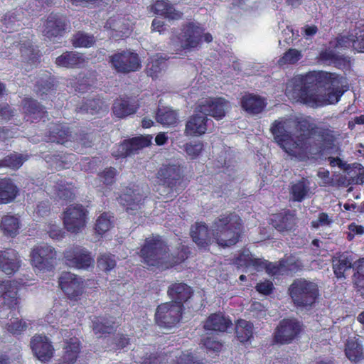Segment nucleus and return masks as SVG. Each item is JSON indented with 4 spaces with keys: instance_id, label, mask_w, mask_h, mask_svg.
Wrapping results in <instances>:
<instances>
[{
    "instance_id": "nucleus-1",
    "label": "nucleus",
    "mask_w": 364,
    "mask_h": 364,
    "mask_svg": "<svg viewBox=\"0 0 364 364\" xmlns=\"http://www.w3.org/2000/svg\"><path fill=\"white\" fill-rule=\"evenodd\" d=\"M294 128L299 134L294 140L291 132L286 129V121L274 120L270 127V132L274 141L287 153L295 154L308 149V141L314 136V144L310 151L316 154L325 156V159H341L331 155L338 150L337 132L327 127H317L310 117L296 118L294 120Z\"/></svg>"
},
{
    "instance_id": "nucleus-2",
    "label": "nucleus",
    "mask_w": 364,
    "mask_h": 364,
    "mask_svg": "<svg viewBox=\"0 0 364 364\" xmlns=\"http://www.w3.org/2000/svg\"><path fill=\"white\" fill-rule=\"evenodd\" d=\"M344 77L336 73L312 70L293 77L287 83L285 95L291 100L312 108L338 103L346 90Z\"/></svg>"
},
{
    "instance_id": "nucleus-3",
    "label": "nucleus",
    "mask_w": 364,
    "mask_h": 364,
    "mask_svg": "<svg viewBox=\"0 0 364 364\" xmlns=\"http://www.w3.org/2000/svg\"><path fill=\"white\" fill-rule=\"evenodd\" d=\"M241 232V219L237 215H221L212 225L213 242L223 247L233 245L238 241Z\"/></svg>"
},
{
    "instance_id": "nucleus-4",
    "label": "nucleus",
    "mask_w": 364,
    "mask_h": 364,
    "mask_svg": "<svg viewBox=\"0 0 364 364\" xmlns=\"http://www.w3.org/2000/svg\"><path fill=\"white\" fill-rule=\"evenodd\" d=\"M141 257L143 262L149 267H156L162 269L168 268L175 264L183 261L185 253H181L177 258L171 259L166 252V247L159 237H151L146 240L141 250Z\"/></svg>"
},
{
    "instance_id": "nucleus-5",
    "label": "nucleus",
    "mask_w": 364,
    "mask_h": 364,
    "mask_svg": "<svg viewBox=\"0 0 364 364\" xmlns=\"http://www.w3.org/2000/svg\"><path fill=\"white\" fill-rule=\"evenodd\" d=\"M239 266H245L247 269L260 270L263 268L271 275L289 274L298 269V265L291 259L289 261H280L277 263H267L260 259L256 258L248 251L243 252L237 259Z\"/></svg>"
},
{
    "instance_id": "nucleus-6",
    "label": "nucleus",
    "mask_w": 364,
    "mask_h": 364,
    "mask_svg": "<svg viewBox=\"0 0 364 364\" xmlns=\"http://www.w3.org/2000/svg\"><path fill=\"white\" fill-rule=\"evenodd\" d=\"M56 259V252L50 245L41 244L36 246L31 252V262L37 275L45 279L53 275Z\"/></svg>"
},
{
    "instance_id": "nucleus-7",
    "label": "nucleus",
    "mask_w": 364,
    "mask_h": 364,
    "mask_svg": "<svg viewBox=\"0 0 364 364\" xmlns=\"http://www.w3.org/2000/svg\"><path fill=\"white\" fill-rule=\"evenodd\" d=\"M205 28L196 21L182 23L180 32L176 36L181 47L184 50H191L200 46Z\"/></svg>"
},
{
    "instance_id": "nucleus-8",
    "label": "nucleus",
    "mask_w": 364,
    "mask_h": 364,
    "mask_svg": "<svg viewBox=\"0 0 364 364\" xmlns=\"http://www.w3.org/2000/svg\"><path fill=\"white\" fill-rule=\"evenodd\" d=\"M289 291L294 304L302 306L312 305L318 294L317 285L304 279L295 281Z\"/></svg>"
},
{
    "instance_id": "nucleus-9",
    "label": "nucleus",
    "mask_w": 364,
    "mask_h": 364,
    "mask_svg": "<svg viewBox=\"0 0 364 364\" xmlns=\"http://www.w3.org/2000/svg\"><path fill=\"white\" fill-rule=\"evenodd\" d=\"M333 167H338L343 172L336 179L338 186L348 187L350 185L364 183V166L358 163L348 164L346 161H330Z\"/></svg>"
},
{
    "instance_id": "nucleus-10",
    "label": "nucleus",
    "mask_w": 364,
    "mask_h": 364,
    "mask_svg": "<svg viewBox=\"0 0 364 364\" xmlns=\"http://www.w3.org/2000/svg\"><path fill=\"white\" fill-rule=\"evenodd\" d=\"M63 221L68 231L80 232L88 221V211L82 205H70L63 212Z\"/></svg>"
},
{
    "instance_id": "nucleus-11",
    "label": "nucleus",
    "mask_w": 364,
    "mask_h": 364,
    "mask_svg": "<svg viewBox=\"0 0 364 364\" xmlns=\"http://www.w3.org/2000/svg\"><path fill=\"white\" fill-rule=\"evenodd\" d=\"M109 63L117 73L123 74L136 72L141 67L139 55L129 50L112 55L109 56Z\"/></svg>"
},
{
    "instance_id": "nucleus-12",
    "label": "nucleus",
    "mask_w": 364,
    "mask_h": 364,
    "mask_svg": "<svg viewBox=\"0 0 364 364\" xmlns=\"http://www.w3.org/2000/svg\"><path fill=\"white\" fill-rule=\"evenodd\" d=\"M69 23L65 15L51 12L43 21V34L50 41L60 38L66 33Z\"/></svg>"
},
{
    "instance_id": "nucleus-13",
    "label": "nucleus",
    "mask_w": 364,
    "mask_h": 364,
    "mask_svg": "<svg viewBox=\"0 0 364 364\" xmlns=\"http://www.w3.org/2000/svg\"><path fill=\"white\" fill-rule=\"evenodd\" d=\"M151 135H141L128 139H124L115 146L113 155L118 159H124L136 154L143 148L151 144Z\"/></svg>"
},
{
    "instance_id": "nucleus-14",
    "label": "nucleus",
    "mask_w": 364,
    "mask_h": 364,
    "mask_svg": "<svg viewBox=\"0 0 364 364\" xmlns=\"http://www.w3.org/2000/svg\"><path fill=\"white\" fill-rule=\"evenodd\" d=\"M182 307L173 302L159 305L156 312V321L162 327L171 328L176 324L181 318Z\"/></svg>"
},
{
    "instance_id": "nucleus-15",
    "label": "nucleus",
    "mask_w": 364,
    "mask_h": 364,
    "mask_svg": "<svg viewBox=\"0 0 364 364\" xmlns=\"http://www.w3.org/2000/svg\"><path fill=\"white\" fill-rule=\"evenodd\" d=\"M59 286L68 299L73 301L80 299L85 289L82 279L70 272L62 273Z\"/></svg>"
},
{
    "instance_id": "nucleus-16",
    "label": "nucleus",
    "mask_w": 364,
    "mask_h": 364,
    "mask_svg": "<svg viewBox=\"0 0 364 364\" xmlns=\"http://www.w3.org/2000/svg\"><path fill=\"white\" fill-rule=\"evenodd\" d=\"M301 331V324L294 318L284 319L277 328L274 340L279 343H289L293 341Z\"/></svg>"
},
{
    "instance_id": "nucleus-17",
    "label": "nucleus",
    "mask_w": 364,
    "mask_h": 364,
    "mask_svg": "<svg viewBox=\"0 0 364 364\" xmlns=\"http://www.w3.org/2000/svg\"><path fill=\"white\" fill-rule=\"evenodd\" d=\"M157 183L159 185L183 190L186 182L181 178L180 169L176 166H163L157 173Z\"/></svg>"
},
{
    "instance_id": "nucleus-18",
    "label": "nucleus",
    "mask_w": 364,
    "mask_h": 364,
    "mask_svg": "<svg viewBox=\"0 0 364 364\" xmlns=\"http://www.w3.org/2000/svg\"><path fill=\"white\" fill-rule=\"evenodd\" d=\"M66 264L76 269H87L94 266L95 260L85 249L76 247L65 252Z\"/></svg>"
},
{
    "instance_id": "nucleus-19",
    "label": "nucleus",
    "mask_w": 364,
    "mask_h": 364,
    "mask_svg": "<svg viewBox=\"0 0 364 364\" xmlns=\"http://www.w3.org/2000/svg\"><path fill=\"white\" fill-rule=\"evenodd\" d=\"M105 28L110 30V36L115 41L127 38L132 31L129 18L119 16L109 18L105 23Z\"/></svg>"
},
{
    "instance_id": "nucleus-20",
    "label": "nucleus",
    "mask_w": 364,
    "mask_h": 364,
    "mask_svg": "<svg viewBox=\"0 0 364 364\" xmlns=\"http://www.w3.org/2000/svg\"><path fill=\"white\" fill-rule=\"evenodd\" d=\"M228 101L223 97L210 98L201 102L196 107V112L211 116L219 120L225 116Z\"/></svg>"
},
{
    "instance_id": "nucleus-21",
    "label": "nucleus",
    "mask_w": 364,
    "mask_h": 364,
    "mask_svg": "<svg viewBox=\"0 0 364 364\" xmlns=\"http://www.w3.org/2000/svg\"><path fill=\"white\" fill-rule=\"evenodd\" d=\"M139 108V102L136 97L123 95L114 101L112 110L116 117L124 119L134 114Z\"/></svg>"
},
{
    "instance_id": "nucleus-22",
    "label": "nucleus",
    "mask_w": 364,
    "mask_h": 364,
    "mask_svg": "<svg viewBox=\"0 0 364 364\" xmlns=\"http://www.w3.org/2000/svg\"><path fill=\"white\" fill-rule=\"evenodd\" d=\"M31 348L35 357L42 363L48 362L54 354V348L45 336H34L31 341Z\"/></svg>"
},
{
    "instance_id": "nucleus-23",
    "label": "nucleus",
    "mask_w": 364,
    "mask_h": 364,
    "mask_svg": "<svg viewBox=\"0 0 364 364\" xmlns=\"http://www.w3.org/2000/svg\"><path fill=\"white\" fill-rule=\"evenodd\" d=\"M48 141L64 144L73 138L70 127L65 122H51L45 134Z\"/></svg>"
},
{
    "instance_id": "nucleus-24",
    "label": "nucleus",
    "mask_w": 364,
    "mask_h": 364,
    "mask_svg": "<svg viewBox=\"0 0 364 364\" xmlns=\"http://www.w3.org/2000/svg\"><path fill=\"white\" fill-rule=\"evenodd\" d=\"M56 88L55 79L48 71H43L40 74L34 85V92L43 100L55 93Z\"/></svg>"
},
{
    "instance_id": "nucleus-25",
    "label": "nucleus",
    "mask_w": 364,
    "mask_h": 364,
    "mask_svg": "<svg viewBox=\"0 0 364 364\" xmlns=\"http://www.w3.org/2000/svg\"><path fill=\"white\" fill-rule=\"evenodd\" d=\"M18 285L15 281H0V299L9 309L16 308L19 304Z\"/></svg>"
},
{
    "instance_id": "nucleus-26",
    "label": "nucleus",
    "mask_w": 364,
    "mask_h": 364,
    "mask_svg": "<svg viewBox=\"0 0 364 364\" xmlns=\"http://www.w3.org/2000/svg\"><path fill=\"white\" fill-rule=\"evenodd\" d=\"M24 118L31 123L37 122L47 115L45 107L32 97H25L22 100Z\"/></svg>"
},
{
    "instance_id": "nucleus-27",
    "label": "nucleus",
    "mask_w": 364,
    "mask_h": 364,
    "mask_svg": "<svg viewBox=\"0 0 364 364\" xmlns=\"http://www.w3.org/2000/svg\"><path fill=\"white\" fill-rule=\"evenodd\" d=\"M21 260L14 250L0 251V270L6 275H12L18 271Z\"/></svg>"
},
{
    "instance_id": "nucleus-28",
    "label": "nucleus",
    "mask_w": 364,
    "mask_h": 364,
    "mask_svg": "<svg viewBox=\"0 0 364 364\" xmlns=\"http://www.w3.org/2000/svg\"><path fill=\"white\" fill-rule=\"evenodd\" d=\"M12 46H20V52L23 60L31 66L36 67L41 63V53L32 42L28 39L23 43L13 41Z\"/></svg>"
},
{
    "instance_id": "nucleus-29",
    "label": "nucleus",
    "mask_w": 364,
    "mask_h": 364,
    "mask_svg": "<svg viewBox=\"0 0 364 364\" xmlns=\"http://www.w3.org/2000/svg\"><path fill=\"white\" fill-rule=\"evenodd\" d=\"M209 122H212L204 114H193L186 124L185 133L187 136H199L208 129Z\"/></svg>"
},
{
    "instance_id": "nucleus-30",
    "label": "nucleus",
    "mask_w": 364,
    "mask_h": 364,
    "mask_svg": "<svg viewBox=\"0 0 364 364\" xmlns=\"http://www.w3.org/2000/svg\"><path fill=\"white\" fill-rule=\"evenodd\" d=\"M240 104L245 112L253 114L261 113L267 105L264 98L252 93L243 95Z\"/></svg>"
},
{
    "instance_id": "nucleus-31",
    "label": "nucleus",
    "mask_w": 364,
    "mask_h": 364,
    "mask_svg": "<svg viewBox=\"0 0 364 364\" xmlns=\"http://www.w3.org/2000/svg\"><path fill=\"white\" fill-rule=\"evenodd\" d=\"M55 63L58 67L77 68L84 65L85 59L82 53L76 51H65L56 58Z\"/></svg>"
},
{
    "instance_id": "nucleus-32",
    "label": "nucleus",
    "mask_w": 364,
    "mask_h": 364,
    "mask_svg": "<svg viewBox=\"0 0 364 364\" xmlns=\"http://www.w3.org/2000/svg\"><path fill=\"white\" fill-rule=\"evenodd\" d=\"M107 105L105 102L99 96L92 99H87L83 101L80 105H77L75 108L77 113L82 114H100L102 111H107Z\"/></svg>"
},
{
    "instance_id": "nucleus-33",
    "label": "nucleus",
    "mask_w": 364,
    "mask_h": 364,
    "mask_svg": "<svg viewBox=\"0 0 364 364\" xmlns=\"http://www.w3.org/2000/svg\"><path fill=\"white\" fill-rule=\"evenodd\" d=\"M152 9L155 14L171 20H179L183 15L181 11L176 10L171 3L166 0H156Z\"/></svg>"
},
{
    "instance_id": "nucleus-34",
    "label": "nucleus",
    "mask_w": 364,
    "mask_h": 364,
    "mask_svg": "<svg viewBox=\"0 0 364 364\" xmlns=\"http://www.w3.org/2000/svg\"><path fill=\"white\" fill-rule=\"evenodd\" d=\"M191 234L193 241L199 247H205L213 241L212 229L208 230L206 225L201 223H196L192 226Z\"/></svg>"
},
{
    "instance_id": "nucleus-35",
    "label": "nucleus",
    "mask_w": 364,
    "mask_h": 364,
    "mask_svg": "<svg viewBox=\"0 0 364 364\" xmlns=\"http://www.w3.org/2000/svg\"><path fill=\"white\" fill-rule=\"evenodd\" d=\"M18 192V188L10 178L0 180V205L12 202Z\"/></svg>"
},
{
    "instance_id": "nucleus-36",
    "label": "nucleus",
    "mask_w": 364,
    "mask_h": 364,
    "mask_svg": "<svg viewBox=\"0 0 364 364\" xmlns=\"http://www.w3.org/2000/svg\"><path fill=\"white\" fill-rule=\"evenodd\" d=\"M168 295L175 304H180L182 306L183 301H186L191 296V289L188 285L178 283L172 284L168 289Z\"/></svg>"
},
{
    "instance_id": "nucleus-37",
    "label": "nucleus",
    "mask_w": 364,
    "mask_h": 364,
    "mask_svg": "<svg viewBox=\"0 0 364 364\" xmlns=\"http://www.w3.org/2000/svg\"><path fill=\"white\" fill-rule=\"evenodd\" d=\"M80 349L78 338H72L66 341L60 364H73L78 357Z\"/></svg>"
},
{
    "instance_id": "nucleus-38",
    "label": "nucleus",
    "mask_w": 364,
    "mask_h": 364,
    "mask_svg": "<svg viewBox=\"0 0 364 364\" xmlns=\"http://www.w3.org/2000/svg\"><path fill=\"white\" fill-rule=\"evenodd\" d=\"M231 323V321L222 314H214L208 318L204 328L207 330L225 331Z\"/></svg>"
},
{
    "instance_id": "nucleus-39",
    "label": "nucleus",
    "mask_w": 364,
    "mask_h": 364,
    "mask_svg": "<svg viewBox=\"0 0 364 364\" xmlns=\"http://www.w3.org/2000/svg\"><path fill=\"white\" fill-rule=\"evenodd\" d=\"M96 38L93 34L79 31L75 33L70 38L72 46L75 48H89L96 43Z\"/></svg>"
},
{
    "instance_id": "nucleus-40",
    "label": "nucleus",
    "mask_w": 364,
    "mask_h": 364,
    "mask_svg": "<svg viewBox=\"0 0 364 364\" xmlns=\"http://www.w3.org/2000/svg\"><path fill=\"white\" fill-rule=\"evenodd\" d=\"M353 258L346 254L340 255L333 259V268L337 278L345 277V272L353 267Z\"/></svg>"
},
{
    "instance_id": "nucleus-41",
    "label": "nucleus",
    "mask_w": 364,
    "mask_h": 364,
    "mask_svg": "<svg viewBox=\"0 0 364 364\" xmlns=\"http://www.w3.org/2000/svg\"><path fill=\"white\" fill-rule=\"evenodd\" d=\"M119 203L126 207L127 211L136 210L141 208L142 196L139 193L129 190V192L120 196Z\"/></svg>"
},
{
    "instance_id": "nucleus-42",
    "label": "nucleus",
    "mask_w": 364,
    "mask_h": 364,
    "mask_svg": "<svg viewBox=\"0 0 364 364\" xmlns=\"http://www.w3.org/2000/svg\"><path fill=\"white\" fill-rule=\"evenodd\" d=\"M20 222L17 217L5 215L1 222V229L5 235L14 237L18 233Z\"/></svg>"
},
{
    "instance_id": "nucleus-43",
    "label": "nucleus",
    "mask_w": 364,
    "mask_h": 364,
    "mask_svg": "<svg viewBox=\"0 0 364 364\" xmlns=\"http://www.w3.org/2000/svg\"><path fill=\"white\" fill-rule=\"evenodd\" d=\"M168 58L161 53H156L151 57L147 65L149 75L153 78H156L159 73L166 66V62Z\"/></svg>"
},
{
    "instance_id": "nucleus-44",
    "label": "nucleus",
    "mask_w": 364,
    "mask_h": 364,
    "mask_svg": "<svg viewBox=\"0 0 364 364\" xmlns=\"http://www.w3.org/2000/svg\"><path fill=\"white\" fill-rule=\"evenodd\" d=\"M156 119L164 126H172L178 122V113L168 107L158 108Z\"/></svg>"
},
{
    "instance_id": "nucleus-45",
    "label": "nucleus",
    "mask_w": 364,
    "mask_h": 364,
    "mask_svg": "<svg viewBox=\"0 0 364 364\" xmlns=\"http://www.w3.org/2000/svg\"><path fill=\"white\" fill-rule=\"evenodd\" d=\"M345 353L346 357L352 362L357 363L363 358V349L355 338L348 340Z\"/></svg>"
},
{
    "instance_id": "nucleus-46",
    "label": "nucleus",
    "mask_w": 364,
    "mask_h": 364,
    "mask_svg": "<svg viewBox=\"0 0 364 364\" xmlns=\"http://www.w3.org/2000/svg\"><path fill=\"white\" fill-rule=\"evenodd\" d=\"M236 333L241 343L249 341L252 337V324L245 320H239L236 325Z\"/></svg>"
},
{
    "instance_id": "nucleus-47",
    "label": "nucleus",
    "mask_w": 364,
    "mask_h": 364,
    "mask_svg": "<svg viewBox=\"0 0 364 364\" xmlns=\"http://www.w3.org/2000/svg\"><path fill=\"white\" fill-rule=\"evenodd\" d=\"M309 191V181L305 178H302L291 187L293 198L298 201L303 200L307 196Z\"/></svg>"
},
{
    "instance_id": "nucleus-48",
    "label": "nucleus",
    "mask_w": 364,
    "mask_h": 364,
    "mask_svg": "<svg viewBox=\"0 0 364 364\" xmlns=\"http://www.w3.org/2000/svg\"><path fill=\"white\" fill-rule=\"evenodd\" d=\"M16 11H9L5 14L2 19L3 24L5 26L4 32L12 33L18 31V27L21 26L19 21L21 19L18 17Z\"/></svg>"
},
{
    "instance_id": "nucleus-49",
    "label": "nucleus",
    "mask_w": 364,
    "mask_h": 364,
    "mask_svg": "<svg viewBox=\"0 0 364 364\" xmlns=\"http://www.w3.org/2000/svg\"><path fill=\"white\" fill-rule=\"evenodd\" d=\"M112 218L111 215L107 213H102L97 218L95 226V230L97 234L103 235L112 228Z\"/></svg>"
},
{
    "instance_id": "nucleus-50",
    "label": "nucleus",
    "mask_w": 364,
    "mask_h": 364,
    "mask_svg": "<svg viewBox=\"0 0 364 364\" xmlns=\"http://www.w3.org/2000/svg\"><path fill=\"white\" fill-rule=\"evenodd\" d=\"M353 267L357 269V273L355 275V284L358 291L364 298V259L355 262Z\"/></svg>"
},
{
    "instance_id": "nucleus-51",
    "label": "nucleus",
    "mask_w": 364,
    "mask_h": 364,
    "mask_svg": "<svg viewBox=\"0 0 364 364\" xmlns=\"http://www.w3.org/2000/svg\"><path fill=\"white\" fill-rule=\"evenodd\" d=\"M301 58L302 54L300 50L295 48H289L279 58V63L280 65H294Z\"/></svg>"
},
{
    "instance_id": "nucleus-52",
    "label": "nucleus",
    "mask_w": 364,
    "mask_h": 364,
    "mask_svg": "<svg viewBox=\"0 0 364 364\" xmlns=\"http://www.w3.org/2000/svg\"><path fill=\"white\" fill-rule=\"evenodd\" d=\"M70 85L76 92L85 93L91 90L93 86V82L91 83L87 77L83 76L82 77L73 80L72 82H70Z\"/></svg>"
},
{
    "instance_id": "nucleus-53",
    "label": "nucleus",
    "mask_w": 364,
    "mask_h": 364,
    "mask_svg": "<svg viewBox=\"0 0 364 364\" xmlns=\"http://www.w3.org/2000/svg\"><path fill=\"white\" fill-rule=\"evenodd\" d=\"M116 266V261L114 256L104 254L97 259V267L100 269L109 272Z\"/></svg>"
},
{
    "instance_id": "nucleus-54",
    "label": "nucleus",
    "mask_w": 364,
    "mask_h": 364,
    "mask_svg": "<svg viewBox=\"0 0 364 364\" xmlns=\"http://www.w3.org/2000/svg\"><path fill=\"white\" fill-rule=\"evenodd\" d=\"M113 327L107 325L105 318L97 317L92 321V329L94 333L99 336L105 333H110Z\"/></svg>"
},
{
    "instance_id": "nucleus-55",
    "label": "nucleus",
    "mask_w": 364,
    "mask_h": 364,
    "mask_svg": "<svg viewBox=\"0 0 364 364\" xmlns=\"http://www.w3.org/2000/svg\"><path fill=\"white\" fill-rule=\"evenodd\" d=\"M6 329L13 334L18 333L26 328V324L18 318H11L9 322L5 324Z\"/></svg>"
},
{
    "instance_id": "nucleus-56",
    "label": "nucleus",
    "mask_w": 364,
    "mask_h": 364,
    "mask_svg": "<svg viewBox=\"0 0 364 364\" xmlns=\"http://www.w3.org/2000/svg\"><path fill=\"white\" fill-rule=\"evenodd\" d=\"M333 223V218L325 213H319L316 220L311 222L315 228L329 227Z\"/></svg>"
},
{
    "instance_id": "nucleus-57",
    "label": "nucleus",
    "mask_w": 364,
    "mask_h": 364,
    "mask_svg": "<svg viewBox=\"0 0 364 364\" xmlns=\"http://www.w3.org/2000/svg\"><path fill=\"white\" fill-rule=\"evenodd\" d=\"M203 149V144L200 141L190 142L186 144L185 150L189 156L196 157L199 156Z\"/></svg>"
},
{
    "instance_id": "nucleus-58",
    "label": "nucleus",
    "mask_w": 364,
    "mask_h": 364,
    "mask_svg": "<svg viewBox=\"0 0 364 364\" xmlns=\"http://www.w3.org/2000/svg\"><path fill=\"white\" fill-rule=\"evenodd\" d=\"M13 116L14 110L9 104H0V122L9 121Z\"/></svg>"
},
{
    "instance_id": "nucleus-59",
    "label": "nucleus",
    "mask_w": 364,
    "mask_h": 364,
    "mask_svg": "<svg viewBox=\"0 0 364 364\" xmlns=\"http://www.w3.org/2000/svg\"><path fill=\"white\" fill-rule=\"evenodd\" d=\"M336 54V53L332 50L325 49L319 53L318 60L324 63L331 65Z\"/></svg>"
},
{
    "instance_id": "nucleus-60",
    "label": "nucleus",
    "mask_w": 364,
    "mask_h": 364,
    "mask_svg": "<svg viewBox=\"0 0 364 364\" xmlns=\"http://www.w3.org/2000/svg\"><path fill=\"white\" fill-rule=\"evenodd\" d=\"M116 175V170L113 168H106L100 175L103 183L107 185H110L114 182V178Z\"/></svg>"
},
{
    "instance_id": "nucleus-61",
    "label": "nucleus",
    "mask_w": 364,
    "mask_h": 364,
    "mask_svg": "<svg viewBox=\"0 0 364 364\" xmlns=\"http://www.w3.org/2000/svg\"><path fill=\"white\" fill-rule=\"evenodd\" d=\"M55 191L54 194L60 198L68 199L72 196L70 191V186L67 187L64 183L59 184L58 190Z\"/></svg>"
},
{
    "instance_id": "nucleus-62",
    "label": "nucleus",
    "mask_w": 364,
    "mask_h": 364,
    "mask_svg": "<svg viewBox=\"0 0 364 364\" xmlns=\"http://www.w3.org/2000/svg\"><path fill=\"white\" fill-rule=\"evenodd\" d=\"M348 238L351 240L355 235H361L364 233V227L362 225L352 223L348 226Z\"/></svg>"
},
{
    "instance_id": "nucleus-63",
    "label": "nucleus",
    "mask_w": 364,
    "mask_h": 364,
    "mask_svg": "<svg viewBox=\"0 0 364 364\" xmlns=\"http://www.w3.org/2000/svg\"><path fill=\"white\" fill-rule=\"evenodd\" d=\"M353 46L358 52L364 53V32H360L356 36V38L353 41Z\"/></svg>"
},
{
    "instance_id": "nucleus-64",
    "label": "nucleus",
    "mask_w": 364,
    "mask_h": 364,
    "mask_svg": "<svg viewBox=\"0 0 364 364\" xmlns=\"http://www.w3.org/2000/svg\"><path fill=\"white\" fill-rule=\"evenodd\" d=\"M193 356L189 353H183L177 358L173 364H194Z\"/></svg>"
}]
</instances>
